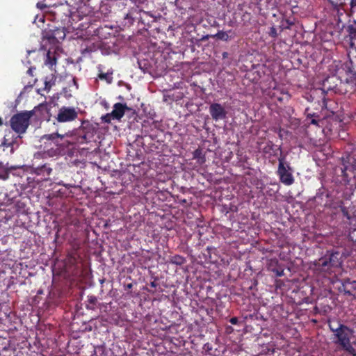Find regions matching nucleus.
Segmentation results:
<instances>
[{"label":"nucleus","mask_w":356,"mask_h":356,"mask_svg":"<svg viewBox=\"0 0 356 356\" xmlns=\"http://www.w3.org/2000/svg\"><path fill=\"white\" fill-rule=\"evenodd\" d=\"M124 5L128 6V12L125 14L124 19L127 20L129 24H133L138 21L143 10L137 4L136 0H126Z\"/></svg>","instance_id":"423d86ee"},{"label":"nucleus","mask_w":356,"mask_h":356,"mask_svg":"<svg viewBox=\"0 0 356 356\" xmlns=\"http://www.w3.org/2000/svg\"><path fill=\"white\" fill-rule=\"evenodd\" d=\"M56 77L54 74H51L50 76H46L44 79V90L49 91L51 86L55 83Z\"/></svg>","instance_id":"a211bd4d"},{"label":"nucleus","mask_w":356,"mask_h":356,"mask_svg":"<svg viewBox=\"0 0 356 356\" xmlns=\"http://www.w3.org/2000/svg\"><path fill=\"white\" fill-rule=\"evenodd\" d=\"M286 22L288 24L286 29H289L292 25H293V23L291 22L289 19H286Z\"/></svg>","instance_id":"473e14b6"},{"label":"nucleus","mask_w":356,"mask_h":356,"mask_svg":"<svg viewBox=\"0 0 356 356\" xmlns=\"http://www.w3.org/2000/svg\"><path fill=\"white\" fill-rule=\"evenodd\" d=\"M229 322L232 325H237L238 323V319L237 317H232L229 319Z\"/></svg>","instance_id":"c756f323"},{"label":"nucleus","mask_w":356,"mask_h":356,"mask_svg":"<svg viewBox=\"0 0 356 356\" xmlns=\"http://www.w3.org/2000/svg\"><path fill=\"white\" fill-rule=\"evenodd\" d=\"M273 147H275L273 144H271L270 145L268 146V147H269V149H273Z\"/></svg>","instance_id":"4c0bfd02"},{"label":"nucleus","mask_w":356,"mask_h":356,"mask_svg":"<svg viewBox=\"0 0 356 356\" xmlns=\"http://www.w3.org/2000/svg\"><path fill=\"white\" fill-rule=\"evenodd\" d=\"M78 113L74 107H61L57 114L56 120L59 122H68L76 120Z\"/></svg>","instance_id":"6e6552de"},{"label":"nucleus","mask_w":356,"mask_h":356,"mask_svg":"<svg viewBox=\"0 0 356 356\" xmlns=\"http://www.w3.org/2000/svg\"><path fill=\"white\" fill-rule=\"evenodd\" d=\"M269 35L273 38H276L277 36V29L275 27L273 26L270 28Z\"/></svg>","instance_id":"cd10ccee"},{"label":"nucleus","mask_w":356,"mask_h":356,"mask_svg":"<svg viewBox=\"0 0 356 356\" xmlns=\"http://www.w3.org/2000/svg\"><path fill=\"white\" fill-rule=\"evenodd\" d=\"M330 330L334 334L337 338L336 343L348 353L355 352V348L350 343V339L353 334V330L343 324H339L337 327L329 324Z\"/></svg>","instance_id":"f03ea898"},{"label":"nucleus","mask_w":356,"mask_h":356,"mask_svg":"<svg viewBox=\"0 0 356 356\" xmlns=\"http://www.w3.org/2000/svg\"><path fill=\"white\" fill-rule=\"evenodd\" d=\"M340 209L343 217L346 218L348 220L351 219V215L350 214L347 207L343 206L341 207Z\"/></svg>","instance_id":"5701e85b"},{"label":"nucleus","mask_w":356,"mask_h":356,"mask_svg":"<svg viewBox=\"0 0 356 356\" xmlns=\"http://www.w3.org/2000/svg\"><path fill=\"white\" fill-rule=\"evenodd\" d=\"M92 51L91 47H86L82 50V54H86V53H90Z\"/></svg>","instance_id":"7c9ffc66"},{"label":"nucleus","mask_w":356,"mask_h":356,"mask_svg":"<svg viewBox=\"0 0 356 356\" xmlns=\"http://www.w3.org/2000/svg\"><path fill=\"white\" fill-rule=\"evenodd\" d=\"M209 113L215 121L224 120L227 118V111L219 103H212L209 106Z\"/></svg>","instance_id":"1a4fd4ad"},{"label":"nucleus","mask_w":356,"mask_h":356,"mask_svg":"<svg viewBox=\"0 0 356 356\" xmlns=\"http://www.w3.org/2000/svg\"><path fill=\"white\" fill-rule=\"evenodd\" d=\"M273 273H275L277 277H282L284 275V269L279 266L277 268H275L274 270H273Z\"/></svg>","instance_id":"a878e982"},{"label":"nucleus","mask_w":356,"mask_h":356,"mask_svg":"<svg viewBox=\"0 0 356 356\" xmlns=\"http://www.w3.org/2000/svg\"><path fill=\"white\" fill-rule=\"evenodd\" d=\"M8 177L9 172L8 170H5L2 172H0V179L3 180H6Z\"/></svg>","instance_id":"bb28decb"},{"label":"nucleus","mask_w":356,"mask_h":356,"mask_svg":"<svg viewBox=\"0 0 356 356\" xmlns=\"http://www.w3.org/2000/svg\"><path fill=\"white\" fill-rule=\"evenodd\" d=\"M56 63L57 56L56 51L54 50V51H52L51 49H49L46 55L44 64L51 68L54 65H56Z\"/></svg>","instance_id":"ddd939ff"},{"label":"nucleus","mask_w":356,"mask_h":356,"mask_svg":"<svg viewBox=\"0 0 356 356\" xmlns=\"http://www.w3.org/2000/svg\"><path fill=\"white\" fill-rule=\"evenodd\" d=\"M338 252H327L323 257L318 260H315L312 264V268L316 274H331L332 268L338 266L339 261Z\"/></svg>","instance_id":"f257e3e1"},{"label":"nucleus","mask_w":356,"mask_h":356,"mask_svg":"<svg viewBox=\"0 0 356 356\" xmlns=\"http://www.w3.org/2000/svg\"><path fill=\"white\" fill-rule=\"evenodd\" d=\"M35 172L38 175L49 176L52 172V169L47 164L35 168Z\"/></svg>","instance_id":"2eb2a0df"},{"label":"nucleus","mask_w":356,"mask_h":356,"mask_svg":"<svg viewBox=\"0 0 356 356\" xmlns=\"http://www.w3.org/2000/svg\"><path fill=\"white\" fill-rule=\"evenodd\" d=\"M156 21V18L155 16L149 12L143 10L138 23H141L145 26H150Z\"/></svg>","instance_id":"f8f14e48"},{"label":"nucleus","mask_w":356,"mask_h":356,"mask_svg":"<svg viewBox=\"0 0 356 356\" xmlns=\"http://www.w3.org/2000/svg\"><path fill=\"white\" fill-rule=\"evenodd\" d=\"M352 33H356V29L352 32Z\"/></svg>","instance_id":"a19ab883"},{"label":"nucleus","mask_w":356,"mask_h":356,"mask_svg":"<svg viewBox=\"0 0 356 356\" xmlns=\"http://www.w3.org/2000/svg\"><path fill=\"white\" fill-rule=\"evenodd\" d=\"M150 286L153 288H156L157 286V284L155 281H153L150 283Z\"/></svg>","instance_id":"72a5a7b5"},{"label":"nucleus","mask_w":356,"mask_h":356,"mask_svg":"<svg viewBox=\"0 0 356 356\" xmlns=\"http://www.w3.org/2000/svg\"><path fill=\"white\" fill-rule=\"evenodd\" d=\"M72 81H73L74 85L76 86V88H78L77 81H76V78H73Z\"/></svg>","instance_id":"c9c22d12"},{"label":"nucleus","mask_w":356,"mask_h":356,"mask_svg":"<svg viewBox=\"0 0 356 356\" xmlns=\"http://www.w3.org/2000/svg\"><path fill=\"white\" fill-rule=\"evenodd\" d=\"M279 165L277 169V175L280 177V180L286 186H290L293 184L294 178L292 175L291 167L287 165L285 166V156L282 154L278 158Z\"/></svg>","instance_id":"39448f33"},{"label":"nucleus","mask_w":356,"mask_h":356,"mask_svg":"<svg viewBox=\"0 0 356 356\" xmlns=\"http://www.w3.org/2000/svg\"><path fill=\"white\" fill-rule=\"evenodd\" d=\"M186 259L183 256L179 254H175L169 257L168 262L172 264H175L177 266H181L185 264Z\"/></svg>","instance_id":"dca6fc26"},{"label":"nucleus","mask_w":356,"mask_h":356,"mask_svg":"<svg viewBox=\"0 0 356 356\" xmlns=\"http://www.w3.org/2000/svg\"><path fill=\"white\" fill-rule=\"evenodd\" d=\"M182 202H184V203H186V200H184Z\"/></svg>","instance_id":"c03bdc74"},{"label":"nucleus","mask_w":356,"mask_h":356,"mask_svg":"<svg viewBox=\"0 0 356 356\" xmlns=\"http://www.w3.org/2000/svg\"><path fill=\"white\" fill-rule=\"evenodd\" d=\"M88 302L86 305V309L94 310L96 308V304L97 302V298L95 296H88Z\"/></svg>","instance_id":"6ab92c4d"},{"label":"nucleus","mask_w":356,"mask_h":356,"mask_svg":"<svg viewBox=\"0 0 356 356\" xmlns=\"http://www.w3.org/2000/svg\"><path fill=\"white\" fill-rule=\"evenodd\" d=\"M193 158L196 159L200 165L206 162V154L201 148H197L193 152Z\"/></svg>","instance_id":"4468645a"},{"label":"nucleus","mask_w":356,"mask_h":356,"mask_svg":"<svg viewBox=\"0 0 356 356\" xmlns=\"http://www.w3.org/2000/svg\"><path fill=\"white\" fill-rule=\"evenodd\" d=\"M95 128L88 120H83L81 126L76 131V142L79 144H84L90 142L94 136Z\"/></svg>","instance_id":"20e7f679"},{"label":"nucleus","mask_w":356,"mask_h":356,"mask_svg":"<svg viewBox=\"0 0 356 356\" xmlns=\"http://www.w3.org/2000/svg\"><path fill=\"white\" fill-rule=\"evenodd\" d=\"M267 266L268 270L273 271L280 266L279 261L277 258L270 259L268 260Z\"/></svg>","instance_id":"aec40b11"},{"label":"nucleus","mask_w":356,"mask_h":356,"mask_svg":"<svg viewBox=\"0 0 356 356\" xmlns=\"http://www.w3.org/2000/svg\"><path fill=\"white\" fill-rule=\"evenodd\" d=\"M35 70V67H29V70L26 71V74L30 76L31 77L33 78V71Z\"/></svg>","instance_id":"c85d7f7f"},{"label":"nucleus","mask_w":356,"mask_h":356,"mask_svg":"<svg viewBox=\"0 0 356 356\" xmlns=\"http://www.w3.org/2000/svg\"><path fill=\"white\" fill-rule=\"evenodd\" d=\"M98 77L101 80H106L108 83H111L112 78L107 73H100Z\"/></svg>","instance_id":"b1692460"},{"label":"nucleus","mask_w":356,"mask_h":356,"mask_svg":"<svg viewBox=\"0 0 356 356\" xmlns=\"http://www.w3.org/2000/svg\"><path fill=\"white\" fill-rule=\"evenodd\" d=\"M355 290L356 291V287L355 288Z\"/></svg>","instance_id":"a18cd8bd"},{"label":"nucleus","mask_w":356,"mask_h":356,"mask_svg":"<svg viewBox=\"0 0 356 356\" xmlns=\"http://www.w3.org/2000/svg\"><path fill=\"white\" fill-rule=\"evenodd\" d=\"M345 163L346 164H344V168L341 170L343 176L347 177L348 175L346 172L347 170L356 171V158L352 155H348L345 160Z\"/></svg>","instance_id":"9b49d317"},{"label":"nucleus","mask_w":356,"mask_h":356,"mask_svg":"<svg viewBox=\"0 0 356 356\" xmlns=\"http://www.w3.org/2000/svg\"><path fill=\"white\" fill-rule=\"evenodd\" d=\"M35 81L36 79H33L32 81H29L27 86H26L24 88H26L27 87H32L35 83Z\"/></svg>","instance_id":"2f4dec72"},{"label":"nucleus","mask_w":356,"mask_h":356,"mask_svg":"<svg viewBox=\"0 0 356 356\" xmlns=\"http://www.w3.org/2000/svg\"><path fill=\"white\" fill-rule=\"evenodd\" d=\"M33 111H22L15 114L10 118V123L12 129L18 134L26 132L30 124V119L33 115Z\"/></svg>","instance_id":"7ed1b4c3"},{"label":"nucleus","mask_w":356,"mask_h":356,"mask_svg":"<svg viewBox=\"0 0 356 356\" xmlns=\"http://www.w3.org/2000/svg\"><path fill=\"white\" fill-rule=\"evenodd\" d=\"M213 37L223 41H227L229 39L228 33L223 31H218Z\"/></svg>","instance_id":"412c9836"},{"label":"nucleus","mask_w":356,"mask_h":356,"mask_svg":"<svg viewBox=\"0 0 356 356\" xmlns=\"http://www.w3.org/2000/svg\"><path fill=\"white\" fill-rule=\"evenodd\" d=\"M319 195H320V193H319V192H318V193H316V198H317V197H319Z\"/></svg>","instance_id":"ea45409f"},{"label":"nucleus","mask_w":356,"mask_h":356,"mask_svg":"<svg viewBox=\"0 0 356 356\" xmlns=\"http://www.w3.org/2000/svg\"><path fill=\"white\" fill-rule=\"evenodd\" d=\"M63 137H64L63 135H60L58 133H54V134H51L44 135L43 136V138H45L47 140H56V139H57L58 138H63Z\"/></svg>","instance_id":"4be33fe9"},{"label":"nucleus","mask_w":356,"mask_h":356,"mask_svg":"<svg viewBox=\"0 0 356 356\" xmlns=\"http://www.w3.org/2000/svg\"><path fill=\"white\" fill-rule=\"evenodd\" d=\"M66 36L65 29L63 27L45 30L43 38L51 44H56L65 39Z\"/></svg>","instance_id":"0eeeda50"},{"label":"nucleus","mask_w":356,"mask_h":356,"mask_svg":"<svg viewBox=\"0 0 356 356\" xmlns=\"http://www.w3.org/2000/svg\"><path fill=\"white\" fill-rule=\"evenodd\" d=\"M126 110H130V108L125 104H115L113 106V109L111 112L113 118L117 120L121 119L124 116Z\"/></svg>","instance_id":"9d476101"},{"label":"nucleus","mask_w":356,"mask_h":356,"mask_svg":"<svg viewBox=\"0 0 356 356\" xmlns=\"http://www.w3.org/2000/svg\"><path fill=\"white\" fill-rule=\"evenodd\" d=\"M355 242H356V240H355Z\"/></svg>","instance_id":"49530a36"},{"label":"nucleus","mask_w":356,"mask_h":356,"mask_svg":"<svg viewBox=\"0 0 356 356\" xmlns=\"http://www.w3.org/2000/svg\"><path fill=\"white\" fill-rule=\"evenodd\" d=\"M307 121L308 124L319 127V122H321L320 116L314 113H308L307 115Z\"/></svg>","instance_id":"f3484780"},{"label":"nucleus","mask_w":356,"mask_h":356,"mask_svg":"<svg viewBox=\"0 0 356 356\" xmlns=\"http://www.w3.org/2000/svg\"><path fill=\"white\" fill-rule=\"evenodd\" d=\"M112 118H113L112 113H107V114L102 116V118H101L102 121L105 123H110Z\"/></svg>","instance_id":"393cba45"},{"label":"nucleus","mask_w":356,"mask_h":356,"mask_svg":"<svg viewBox=\"0 0 356 356\" xmlns=\"http://www.w3.org/2000/svg\"><path fill=\"white\" fill-rule=\"evenodd\" d=\"M3 124V120L2 119L0 118V126H1Z\"/></svg>","instance_id":"58836bf2"},{"label":"nucleus","mask_w":356,"mask_h":356,"mask_svg":"<svg viewBox=\"0 0 356 356\" xmlns=\"http://www.w3.org/2000/svg\"><path fill=\"white\" fill-rule=\"evenodd\" d=\"M278 100L281 101L282 100V98L281 97H278L277 98Z\"/></svg>","instance_id":"79ce46f5"},{"label":"nucleus","mask_w":356,"mask_h":356,"mask_svg":"<svg viewBox=\"0 0 356 356\" xmlns=\"http://www.w3.org/2000/svg\"><path fill=\"white\" fill-rule=\"evenodd\" d=\"M228 55H229L228 53L225 51L222 53V58H227Z\"/></svg>","instance_id":"e433bc0d"},{"label":"nucleus","mask_w":356,"mask_h":356,"mask_svg":"<svg viewBox=\"0 0 356 356\" xmlns=\"http://www.w3.org/2000/svg\"><path fill=\"white\" fill-rule=\"evenodd\" d=\"M125 287H126V289H130L133 287V284L129 283V284H127Z\"/></svg>","instance_id":"f704fd0d"},{"label":"nucleus","mask_w":356,"mask_h":356,"mask_svg":"<svg viewBox=\"0 0 356 356\" xmlns=\"http://www.w3.org/2000/svg\"><path fill=\"white\" fill-rule=\"evenodd\" d=\"M277 149L278 150H280L281 151V148L280 147H277Z\"/></svg>","instance_id":"37998d69"}]
</instances>
